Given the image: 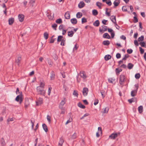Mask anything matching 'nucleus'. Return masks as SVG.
Listing matches in <instances>:
<instances>
[{
  "instance_id": "ddd939ff",
  "label": "nucleus",
  "mask_w": 146,
  "mask_h": 146,
  "mask_svg": "<svg viewBox=\"0 0 146 146\" xmlns=\"http://www.w3.org/2000/svg\"><path fill=\"white\" fill-rule=\"evenodd\" d=\"M44 82L43 81H41L40 80V85L38 86H37V87H40V88H44Z\"/></svg>"
},
{
  "instance_id": "6e6d98bb",
  "label": "nucleus",
  "mask_w": 146,
  "mask_h": 146,
  "mask_svg": "<svg viewBox=\"0 0 146 146\" xmlns=\"http://www.w3.org/2000/svg\"><path fill=\"white\" fill-rule=\"evenodd\" d=\"M25 104L29 105V102L28 98H26L25 99Z\"/></svg>"
},
{
  "instance_id": "0eeeda50",
  "label": "nucleus",
  "mask_w": 146,
  "mask_h": 146,
  "mask_svg": "<svg viewBox=\"0 0 146 146\" xmlns=\"http://www.w3.org/2000/svg\"><path fill=\"white\" fill-rule=\"evenodd\" d=\"M88 89L87 88H84L83 89L82 93L84 96H86L88 94Z\"/></svg>"
},
{
  "instance_id": "c756f323",
  "label": "nucleus",
  "mask_w": 146,
  "mask_h": 146,
  "mask_svg": "<svg viewBox=\"0 0 146 146\" xmlns=\"http://www.w3.org/2000/svg\"><path fill=\"white\" fill-rule=\"evenodd\" d=\"M62 19L60 18H59L56 21V22L58 24H61L62 23Z\"/></svg>"
},
{
  "instance_id": "338daca9",
  "label": "nucleus",
  "mask_w": 146,
  "mask_h": 146,
  "mask_svg": "<svg viewBox=\"0 0 146 146\" xmlns=\"http://www.w3.org/2000/svg\"><path fill=\"white\" fill-rule=\"evenodd\" d=\"M134 43L135 45L136 46H138L139 45V44L138 43L137 41L136 40H135L134 41Z\"/></svg>"
},
{
  "instance_id": "ea45409f",
  "label": "nucleus",
  "mask_w": 146,
  "mask_h": 146,
  "mask_svg": "<svg viewBox=\"0 0 146 146\" xmlns=\"http://www.w3.org/2000/svg\"><path fill=\"white\" fill-rule=\"evenodd\" d=\"M102 98H103L105 97L106 96V94L105 92L103 90H101L100 92Z\"/></svg>"
},
{
  "instance_id": "3c124183",
  "label": "nucleus",
  "mask_w": 146,
  "mask_h": 146,
  "mask_svg": "<svg viewBox=\"0 0 146 146\" xmlns=\"http://www.w3.org/2000/svg\"><path fill=\"white\" fill-rule=\"evenodd\" d=\"M77 135L76 133H74L72 136V138L73 139L76 138L77 137Z\"/></svg>"
},
{
  "instance_id": "49530a36",
  "label": "nucleus",
  "mask_w": 146,
  "mask_h": 146,
  "mask_svg": "<svg viewBox=\"0 0 146 146\" xmlns=\"http://www.w3.org/2000/svg\"><path fill=\"white\" fill-rule=\"evenodd\" d=\"M48 61V63L50 66L51 67L52 65V62L51 60L49 59H47Z\"/></svg>"
},
{
  "instance_id": "412c9836",
  "label": "nucleus",
  "mask_w": 146,
  "mask_h": 146,
  "mask_svg": "<svg viewBox=\"0 0 146 146\" xmlns=\"http://www.w3.org/2000/svg\"><path fill=\"white\" fill-rule=\"evenodd\" d=\"M1 143L2 146H5V145L6 143L3 138H1Z\"/></svg>"
},
{
  "instance_id": "72a5a7b5",
  "label": "nucleus",
  "mask_w": 146,
  "mask_h": 146,
  "mask_svg": "<svg viewBox=\"0 0 146 146\" xmlns=\"http://www.w3.org/2000/svg\"><path fill=\"white\" fill-rule=\"evenodd\" d=\"M63 36H58L57 38V42H58L62 41L63 39Z\"/></svg>"
},
{
  "instance_id": "20e7f679",
  "label": "nucleus",
  "mask_w": 146,
  "mask_h": 146,
  "mask_svg": "<svg viewBox=\"0 0 146 146\" xmlns=\"http://www.w3.org/2000/svg\"><path fill=\"white\" fill-rule=\"evenodd\" d=\"M119 79V82L120 84L121 85H123L125 79V76L123 75H121L120 76Z\"/></svg>"
},
{
  "instance_id": "8fccbe9b",
  "label": "nucleus",
  "mask_w": 146,
  "mask_h": 146,
  "mask_svg": "<svg viewBox=\"0 0 146 146\" xmlns=\"http://www.w3.org/2000/svg\"><path fill=\"white\" fill-rule=\"evenodd\" d=\"M47 119L50 123L51 122V117L49 115H48L47 116Z\"/></svg>"
},
{
  "instance_id": "a211bd4d",
  "label": "nucleus",
  "mask_w": 146,
  "mask_h": 146,
  "mask_svg": "<svg viewBox=\"0 0 146 146\" xmlns=\"http://www.w3.org/2000/svg\"><path fill=\"white\" fill-rule=\"evenodd\" d=\"M139 112V113H141L143 111V108L142 106H140L138 108Z\"/></svg>"
},
{
  "instance_id": "a878e982",
  "label": "nucleus",
  "mask_w": 146,
  "mask_h": 146,
  "mask_svg": "<svg viewBox=\"0 0 146 146\" xmlns=\"http://www.w3.org/2000/svg\"><path fill=\"white\" fill-rule=\"evenodd\" d=\"M137 90H135L131 91V95L132 96H135L137 92Z\"/></svg>"
},
{
  "instance_id": "13d9d810",
  "label": "nucleus",
  "mask_w": 146,
  "mask_h": 146,
  "mask_svg": "<svg viewBox=\"0 0 146 146\" xmlns=\"http://www.w3.org/2000/svg\"><path fill=\"white\" fill-rule=\"evenodd\" d=\"M104 31H106L107 30V27L106 26L103 25L102 26Z\"/></svg>"
},
{
  "instance_id": "39448f33",
  "label": "nucleus",
  "mask_w": 146,
  "mask_h": 146,
  "mask_svg": "<svg viewBox=\"0 0 146 146\" xmlns=\"http://www.w3.org/2000/svg\"><path fill=\"white\" fill-rule=\"evenodd\" d=\"M21 60V56L20 55L17 56L15 59V63L18 65H19Z\"/></svg>"
},
{
  "instance_id": "393cba45",
  "label": "nucleus",
  "mask_w": 146,
  "mask_h": 146,
  "mask_svg": "<svg viewBox=\"0 0 146 146\" xmlns=\"http://www.w3.org/2000/svg\"><path fill=\"white\" fill-rule=\"evenodd\" d=\"M99 24L100 22L98 20L96 21L93 23L94 25L96 27H98Z\"/></svg>"
},
{
  "instance_id": "423d86ee",
  "label": "nucleus",
  "mask_w": 146,
  "mask_h": 146,
  "mask_svg": "<svg viewBox=\"0 0 146 146\" xmlns=\"http://www.w3.org/2000/svg\"><path fill=\"white\" fill-rule=\"evenodd\" d=\"M120 133H113L109 136V137L110 138L112 139H114L115 138L117 137L118 135H119Z\"/></svg>"
},
{
  "instance_id": "7ed1b4c3",
  "label": "nucleus",
  "mask_w": 146,
  "mask_h": 146,
  "mask_svg": "<svg viewBox=\"0 0 146 146\" xmlns=\"http://www.w3.org/2000/svg\"><path fill=\"white\" fill-rule=\"evenodd\" d=\"M66 102V98H64L62 100L61 102L59 105V107L60 109L61 110H64V108H63V106L65 104Z\"/></svg>"
},
{
  "instance_id": "c9c22d12",
  "label": "nucleus",
  "mask_w": 146,
  "mask_h": 146,
  "mask_svg": "<svg viewBox=\"0 0 146 146\" xmlns=\"http://www.w3.org/2000/svg\"><path fill=\"white\" fill-rule=\"evenodd\" d=\"M133 66V65L131 63H129L128 64L127 67L129 69H130L132 68Z\"/></svg>"
},
{
  "instance_id": "e433bc0d",
  "label": "nucleus",
  "mask_w": 146,
  "mask_h": 146,
  "mask_svg": "<svg viewBox=\"0 0 146 146\" xmlns=\"http://www.w3.org/2000/svg\"><path fill=\"white\" fill-rule=\"evenodd\" d=\"M78 106L79 107L83 109H84L85 108V106H84L82 105L80 102H79L78 103Z\"/></svg>"
},
{
  "instance_id": "bf43d9fd",
  "label": "nucleus",
  "mask_w": 146,
  "mask_h": 146,
  "mask_svg": "<svg viewBox=\"0 0 146 146\" xmlns=\"http://www.w3.org/2000/svg\"><path fill=\"white\" fill-rule=\"evenodd\" d=\"M139 48L141 54H143L144 52V50L141 47H140Z\"/></svg>"
},
{
  "instance_id": "b1692460",
  "label": "nucleus",
  "mask_w": 146,
  "mask_h": 146,
  "mask_svg": "<svg viewBox=\"0 0 146 146\" xmlns=\"http://www.w3.org/2000/svg\"><path fill=\"white\" fill-rule=\"evenodd\" d=\"M102 112L103 113H107L109 110V109L108 108H104L102 109Z\"/></svg>"
},
{
  "instance_id": "1a4fd4ad",
  "label": "nucleus",
  "mask_w": 146,
  "mask_h": 146,
  "mask_svg": "<svg viewBox=\"0 0 146 146\" xmlns=\"http://www.w3.org/2000/svg\"><path fill=\"white\" fill-rule=\"evenodd\" d=\"M36 105L39 106L41 105L42 103V99L40 98H38V100L36 102Z\"/></svg>"
},
{
  "instance_id": "69168bd1",
  "label": "nucleus",
  "mask_w": 146,
  "mask_h": 146,
  "mask_svg": "<svg viewBox=\"0 0 146 146\" xmlns=\"http://www.w3.org/2000/svg\"><path fill=\"white\" fill-rule=\"evenodd\" d=\"M121 55L119 53H117L116 54V57L117 58H121Z\"/></svg>"
},
{
  "instance_id": "a19ab883",
  "label": "nucleus",
  "mask_w": 146,
  "mask_h": 146,
  "mask_svg": "<svg viewBox=\"0 0 146 146\" xmlns=\"http://www.w3.org/2000/svg\"><path fill=\"white\" fill-rule=\"evenodd\" d=\"M122 69L121 68H117L115 70L116 72V74H119V73L121 71Z\"/></svg>"
},
{
  "instance_id": "052dcab7",
  "label": "nucleus",
  "mask_w": 146,
  "mask_h": 146,
  "mask_svg": "<svg viewBox=\"0 0 146 146\" xmlns=\"http://www.w3.org/2000/svg\"><path fill=\"white\" fill-rule=\"evenodd\" d=\"M127 52L129 54L133 52V50L131 49H128L127 50Z\"/></svg>"
},
{
  "instance_id": "a18cd8bd",
  "label": "nucleus",
  "mask_w": 146,
  "mask_h": 146,
  "mask_svg": "<svg viewBox=\"0 0 146 146\" xmlns=\"http://www.w3.org/2000/svg\"><path fill=\"white\" fill-rule=\"evenodd\" d=\"M96 5L98 7L99 9L101 8L102 3H100L98 2L96 3Z\"/></svg>"
},
{
  "instance_id": "4be33fe9",
  "label": "nucleus",
  "mask_w": 146,
  "mask_h": 146,
  "mask_svg": "<svg viewBox=\"0 0 146 146\" xmlns=\"http://www.w3.org/2000/svg\"><path fill=\"white\" fill-rule=\"evenodd\" d=\"M42 126L44 130V131L46 132H47V131H48V129L47 127V126L44 123L42 124Z\"/></svg>"
},
{
  "instance_id": "aec40b11",
  "label": "nucleus",
  "mask_w": 146,
  "mask_h": 146,
  "mask_svg": "<svg viewBox=\"0 0 146 146\" xmlns=\"http://www.w3.org/2000/svg\"><path fill=\"white\" fill-rule=\"evenodd\" d=\"M103 37L104 38H106L108 39H109L110 38V36L108 33H107L104 34L103 35Z\"/></svg>"
},
{
  "instance_id": "864d4df0",
  "label": "nucleus",
  "mask_w": 146,
  "mask_h": 146,
  "mask_svg": "<svg viewBox=\"0 0 146 146\" xmlns=\"http://www.w3.org/2000/svg\"><path fill=\"white\" fill-rule=\"evenodd\" d=\"M87 20L85 18H82V23H85L87 22Z\"/></svg>"
},
{
  "instance_id": "5fc2aeb1",
  "label": "nucleus",
  "mask_w": 146,
  "mask_h": 146,
  "mask_svg": "<svg viewBox=\"0 0 146 146\" xmlns=\"http://www.w3.org/2000/svg\"><path fill=\"white\" fill-rule=\"evenodd\" d=\"M57 25L56 24H54L52 25V27L55 30H56V28L57 27Z\"/></svg>"
},
{
  "instance_id": "dca6fc26",
  "label": "nucleus",
  "mask_w": 146,
  "mask_h": 146,
  "mask_svg": "<svg viewBox=\"0 0 146 146\" xmlns=\"http://www.w3.org/2000/svg\"><path fill=\"white\" fill-rule=\"evenodd\" d=\"M64 142L63 139L62 138H60L58 143V146H62Z\"/></svg>"
},
{
  "instance_id": "4c0bfd02",
  "label": "nucleus",
  "mask_w": 146,
  "mask_h": 146,
  "mask_svg": "<svg viewBox=\"0 0 146 146\" xmlns=\"http://www.w3.org/2000/svg\"><path fill=\"white\" fill-rule=\"evenodd\" d=\"M92 14L94 16H96L98 14V12L96 9H94L92 11Z\"/></svg>"
},
{
  "instance_id": "c03bdc74",
  "label": "nucleus",
  "mask_w": 146,
  "mask_h": 146,
  "mask_svg": "<svg viewBox=\"0 0 146 146\" xmlns=\"http://www.w3.org/2000/svg\"><path fill=\"white\" fill-rule=\"evenodd\" d=\"M144 40V36H141V37H139L138 38V41H142Z\"/></svg>"
},
{
  "instance_id": "bb28decb",
  "label": "nucleus",
  "mask_w": 146,
  "mask_h": 146,
  "mask_svg": "<svg viewBox=\"0 0 146 146\" xmlns=\"http://www.w3.org/2000/svg\"><path fill=\"white\" fill-rule=\"evenodd\" d=\"M111 56L109 55H106L104 57V58L106 60H108L111 59Z\"/></svg>"
},
{
  "instance_id": "2f4dec72",
  "label": "nucleus",
  "mask_w": 146,
  "mask_h": 146,
  "mask_svg": "<svg viewBox=\"0 0 146 146\" xmlns=\"http://www.w3.org/2000/svg\"><path fill=\"white\" fill-rule=\"evenodd\" d=\"M103 44L105 45H108L110 44V42L108 40H105L103 42Z\"/></svg>"
},
{
  "instance_id": "9b49d317",
  "label": "nucleus",
  "mask_w": 146,
  "mask_h": 146,
  "mask_svg": "<svg viewBox=\"0 0 146 146\" xmlns=\"http://www.w3.org/2000/svg\"><path fill=\"white\" fill-rule=\"evenodd\" d=\"M110 19L112 21V22L114 23L116 25H117L116 23V17L114 16H111Z\"/></svg>"
},
{
  "instance_id": "4468645a",
  "label": "nucleus",
  "mask_w": 146,
  "mask_h": 146,
  "mask_svg": "<svg viewBox=\"0 0 146 146\" xmlns=\"http://www.w3.org/2000/svg\"><path fill=\"white\" fill-rule=\"evenodd\" d=\"M14 19L13 18H9L8 20L9 24L10 25H12L14 23Z\"/></svg>"
},
{
  "instance_id": "774afa93",
  "label": "nucleus",
  "mask_w": 146,
  "mask_h": 146,
  "mask_svg": "<svg viewBox=\"0 0 146 146\" xmlns=\"http://www.w3.org/2000/svg\"><path fill=\"white\" fill-rule=\"evenodd\" d=\"M98 99H96L95 100V102L94 103V105H96L98 103Z\"/></svg>"
},
{
  "instance_id": "de8ad7c7",
  "label": "nucleus",
  "mask_w": 146,
  "mask_h": 146,
  "mask_svg": "<svg viewBox=\"0 0 146 146\" xmlns=\"http://www.w3.org/2000/svg\"><path fill=\"white\" fill-rule=\"evenodd\" d=\"M73 95L75 96H76L77 97L78 96V94L77 91L76 90H74L73 93Z\"/></svg>"
},
{
  "instance_id": "5701e85b",
  "label": "nucleus",
  "mask_w": 146,
  "mask_h": 146,
  "mask_svg": "<svg viewBox=\"0 0 146 146\" xmlns=\"http://www.w3.org/2000/svg\"><path fill=\"white\" fill-rule=\"evenodd\" d=\"M74 34V32L73 31H69L68 32V35L70 37H72Z\"/></svg>"
},
{
  "instance_id": "e2e57ef3",
  "label": "nucleus",
  "mask_w": 146,
  "mask_h": 146,
  "mask_svg": "<svg viewBox=\"0 0 146 146\" xmlns=\"http://www.w3.org/2000/svg\"><path fill=\"white\" fill-rule=\"evenodd\" d=\"M65 40L64 39L62 40L60 43V45L62 46H64V42Z\"/></svg>"
},
{
  "instance_id": "c85d7f7f",
  "label": "nucleus",
  "mask_w": 146,
  "mask_h": 146,
  "mask_svg": "<svg viewBox=\"0 0 146 146\" xmlns=\"http://www.w3.org/2000/svg\"><path fill=\"white\" fill-rule=\"evenodd\" d=\"M54 15L53 14L52 16H51V14H49L48 13H47V16L48 18L50 20H52L54 17Z\"/></svg>"
},
{
  "instance_id": "79ce46f5",
  "label": "nucleus",
  "mask_w": 146,
  "mask_h": 146,
  "mask_svg": "<svg viewBox=\"0 0 146 146\" xmlns=\"http://www.w3.org/2000/svg\"><path fill=\"white\" fill-rule=\"evenodd\" d=\"M139 44L142 47H146L145 43L144 42H140L139 43Z\"/></svg>"
},
{
  "instance_id": "6ab92c4d",
  "label": "nucleus",
  "mask_w": 146,
  "mask_h": 146,
  "mask_svg": "<svg viewBox=\"0 0 146 146\" xmlns=\"http://www.w3.org/2000/svg\"><path fill=\"white\" fill-rule=\"evenodd\" d=\"M55 74L54 72L53 71H52L51 73V76H50V80H52L54 79L55 78Z\"/></svg>"
},
{
  "instance_id": "f3484780",
  "label": "nucleus",
  "mask_w": 146,
  "mask_h": 146,
  "mask_svg": "<svg viewBox=\"0 0 146 146\" xmlns=\"http://www.w3.org/2000/svg\"><path fill=\"white\" fill-rule=\"evenodd\" d=\"M64 16L66 19H69L70 18V15L68 12H67L65 13L64 15Z\"/></svg>"
},
{
  "instance_id": "2eb2a0df",
  "label": "nucleus",
  "mask_w": 146,
  "mask_h": 146,
  "mask_svg": "<svg viewBox=\"0 0 146 146\" xmlns=\"http://www.w3.org/2000/svg\"><path fill=\"white\" fill-rule=\"evenodd\" d=\"M85 4L83 1L81 2L78 5V7L80 8H82L84 6Z\"/></svg>"
},
{
  "instance_id": "680f3d73",
  "label": "nucleus",
  "mask_w": 146,
  "mask_h": 146,
  "mask_svg": "<svg viewBox=\"0 0 146 146\" xmlns=\"http://www.w3.org/2000/svg\"><path fill=\"white\" fill-rule=\"evenodd\" d=\"M122 10L123 11H127V9L126 6H123L122 8Z\"/></svg>"
},
{
  "instance_id": "f03ea898",
  "label": "nucleus",
  "mask_w": 146,
  "mask_h": 146,
  "mask_svg": "<svg viewBox=\"0 0 146 146\" xmlns=\"http://www.w3.org/2000/svg\"><path fill=\"white\" fill-rule=\"evenodd\" d=\"M15 100L17 102H19L20 104H21L23 100L22 95L21 93L17 96Z\"/></svg>"
},
{
  "instance_id": "09e8293b",
  "label": "nucleus",
  "mask_w": 146,
  "mask_h": 146,
  "mask_svg": "<svg viewBox=\"0 0 146 146\" xmlns=\"http://www.w3.org/2000/svg\"><path fill=\"white\" fill-rule=\"evenodd\" d=\"M140 77V75L139 73L136 74L135 75V77L137 79H139Z\"/></svg>"
},
{
  "instance_id": "58836bf2",
  "label": "nucleus",
  "mask_w": 146,
  "mask_h": 146,
  "mask_svg": "<svg viewBox=\"0 0 146 146\" xmlns=\"http://www.w3.org/2000/svg\"><path fill=\"white\" fill-rule=\"evenodd\" d=\"M44 36L45 39H48V34L46 32L44 33Z\"/></svg>"
},
{
  "instance_id": "f8f14e48",
  "label": "nucleus",
  "mask_w": 146,
  "mask_h": 146,
  "mask_svg": "<svg viewBox=\"0 0 146 146\" xmlns=\"http://www.w3.org/2000/svg\"><path fill=\"white\" fill-rule=\"evenodd\" d=\"M102 133V128L101 127H99L98 128V132L96 133V136L98 137L100 136L99 133Z\"/></svg>"
},
{
  "instance_id": "7c9ffc66",
  "label": "nucleus",
  "mask_w": 146,
  "mask_h": 146,
  "mask_svg": "<svg viewBox=\"0 0 146 146\" xmlns=\"http://www.w3.org/2000/svg\"><path fill=\"white\" fill-rule=\"evenodd\" d=\"M113 3L114 5L113 7L115 8L116 7H117L118 5H119V2H117V1L116 0L113 2Z\"/></svg>"
},
{
  "instance_id": "0e129e2a",
  "label": "nucleus",
  "mask_w": 146,
  "mask_h": 146,
  "mask_svg": "<svg viewBox=\"0 0 146 146\" xmlns=\"http://www.w3.org/2000/svg\"><path fill=\"white\" fill-rule=\"evenodd\" d=\"M61 75L62 76V77L63 78H65L66 77V75H65V72H61Z\"/></svg>"
},
{
  "instance_id": "cd10ccee",
  "label": "nucleus",
  "mask_w": 146,
  "mask_h": 146,
  "mask_svg": "<svg viewBox=\"0 0 146 146\" xmlns=\"http://www.w3.org/2000/svg\"><path fill=\"white\" fill-rule=\"evenodd\" d=\"M71 22L72 23L74 24H76L77 23V20L75 18H73L71 20Z\"/></svg>"
},
{
  "instance_id": "603ef678",
  "label": "nucleus",
  "mask_w": 146,
  "mask_h": 146,
  "mask_svg": "<svg viewBox=\"0 0 146 146\" xmlns=\"http://www.w3.org/2000/svg\"><path fill=\"white\" fill-rule=\"evenodd\" d=\"M106 3L109 6H110L111 5V3L110 0H108L107 1Z\"/></svg>"
},
{
  "instance_id": "473e14b6",
  "label": "nucleus",
  "mask_w": 146,
  "mask_h": 146,
  "mask_svg": "<svg viewBox=\"0 0 146 146\" xmlns=\"http://www.w3.org/2000/svg\"><path fill=\"white\" fill-rule=\"evenodd\" d=\"M76 17L78 18H80L82 16V14L80 12H78L76 15Z\"/></svg>"
},
{
  "instance_id": "9d476101",
  "label": "nucleus",
  "mask_w": 146,
  "mask_h": 146,
  "mask_svg": "<svg viewBox=\"0 0 146 146\" xmlns=\"http://www.w3.org/2000/svg\"><path fill=\"white\" fill-rule=\"evenodd\" d=\"M19 21L21 22L23 21L24 18V15L22 14H19L18 16Z\"/></svg>"
},
{
  "instance_id": "6e6552de",
  "label": "nucleus",
  "mask_w": 146,
  "mask_h": 146,
  "mask_svg": "<svg viewBox=\"0 0 146 146\" xmlns=\"http://www.w3.org/2000/svg\"><path fill=\"white\" fill-rule=\"evenodd\" d=\"M79 75L81 78H82L84 80H85L87 78L86 74L85 72L84 71L80 72Z\"/></svg>"
},
{
  "instance_id": "4d7b16f0",
  "label": "nucleus",
  "mask_w": 146,
  "mask_h": 146,
  "mask_svg": "<svg viewBox=\"0 0 146 146\" xmlns=\"http://www.w3.org/2000/svg\"><path fill=\"white\" fill-rule=\"evenodd\" d=\"M129 57V55L128 54H125L124 57L123 58L122 60H125Z\"/></svg>"
},
{
  "instance_id": "f257e3e1",
  "label": "nucleus",
  "mask_w": 146,
  "mask_h": 146,
  "mask_svg": "<svg viewBox=\"0 0 146 146\" xmlns=\"http://www.w3.org/2000/svg\"><path fill=\"white\" fill-rule=\"evenodd\" d=\"M36 90L38 94L44 96L46 91L44 90V88H40V87H37Z\"/></svg>"
},
{
  "instance_id": "f704fd0d",
  "label": "nucleus",
  "mask_w": 146,
  "mask_h": 146,
  "mask_svg": "<svg viewBox=\"0 0 146 146\" xmlns=\"http://www.w3.org/2000/svg\"><path fill=\"white\" fill-rule=\"evenodd\" d=\"M115 79L113 78H110L108 79L109 82L111 83H113Z\"/></svg>"
},
{
  "instance_id": "37998d69",
  "label": "nucleus",
  "mask_w": 146,
  "mask_h": 146,
  "mask_svg": "<svg viewBox=\"0 0 146 146\" xmlns=\"http://www.w3.org/2000/svg\"><path fill=\"white\" fill-rule=\"evenodd\" d=\"M54 36H52V37L51 38L50 40V43H53L54 42V41L55 38H53V37Z\"/></svg>"
}]
</instances>
